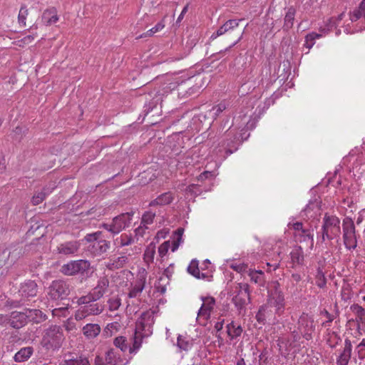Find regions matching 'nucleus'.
Returning <instances> with one entry per match:
<instances>
[{
    "instance_id": "nucleus-5",
    "label": "nucleus",
    "mask_w": 365,
    "mask_h": 365,
    "mask_svg": "<svg viewBox=\"0 0 365 365\" xmlns=\"http://www.w3.org/2000/svg\"><path fill=\"white\" fill-rule=\"evenodd\" d=\"M38 292V287L36 283L33 280H27L21 284L20 288L18 292V296L20 297L19 299L17 297L11 301L8 300L7 303L11 307H16L21 304H23L26 300L29 298L34 297Z\"/></svg>"
},
{
    "instance_id": "nucleus-58",
    "label": "nucleus",
    "mask_w": 365,
    "mask_h": 365,
    "mask_svg": "<svg viewBox=\"0 0 365 365\" xmlns=\"http://www.w3.org/2000/svg\"><path fill=\"white\" fill-rule=\"evenodd\" d=\"M226 109V106L224 103H220L217 106H215L212 108V111H214V115L215 116L219 115L223 110Z\"/></svg>"
},
{
    "instance_id": "nucleus-6",
    "label": "nucleus",
    "mask_w": 365,
    "mask_h": 365,
    "mask_svg": "<svg viewBox=\"0 0 365 365\" xmlns=\"http://www.w3.org/2000/svg\"><path fill=\"white\" fill-rule=\"evenodd\" d=\"M133 212L122 213L113 218L111 223H103L100 225L113 235H118L131 223Z\"/></svg>"
},
{
    "instance_id": "nucleus-59",
    "label": "nucleus",
    "mask_w": 365,
    "mask_h": 365,
    "mask_svg": "<svg viewBox=\"0 0 365 365\" xmlns=\"http://www.w3.org/2000/svg\"><path fill=\"white\" fill-rule=\"evenodd\" d=\"M147 229V225L144 226L143 225L140 224V226L135 230V236L143 237Z\"/></svg>"
},
{
    "instance_id": "nucleus-11",
    "label": "nucleus",
    "mask_w": 365,
    "mask_h": 365,
    "mask_svg": "<svg viewBox=\"0 0 365 365\" xmlns=\"http://www.w3.org/2000/svg\"><path fill=\"white\" fill-rule=\"evenodd\" d=\"M109 283V279L106 277H101L98 280L96 286L83 296L82 302H96L101 299L107 292Z\"/></svg>"
},
{
    "instance_id": "nucleus-54",
    "label": "nucleus",
    "mask_w": 365,
    "mask_h": 365,
    "mask_svg": "<svg viewBox=\"0 0 365 365\" xmlns=\"http://www.w3.org/2000/svg\"><path fill=\"white\" fill-rule=\"evenodd\" d=\"M176 87H177V84L175 82L166 83H164L163 86V92H160V91H159L158 92L160 94L164 95L165 93L170 92L172 90L175 89Z\"/></svg>"
},
{
    "instance_id": "nucleus-46",
    "label": "nucleus",
    "mask_w": 365,
    "mask_h": 365,
    "mask_svg": "<svg viewBox=\"0 0 365 365\" xmlns=\"http://www.w3.org/2000/svg\"><path fill=\"white\" fill-rule=\"evenodd\" d=\"M155 217V212L150 211L145 212L141 218V225H143L144 226L151 225L153 222Z\"/></svg>"
},
{
    "instance_id": "nucleus-64",
    "label": "nucleus",
    "mask_w": 365,
    "mask_h": 365,
    "mask_svg": "<svg viewBox=\"0 0 365 365\" xmlns=\"http://www.w3.org/2000/svg\"><path fill=\"white\" fill-rule=\"evenodd\" d=\"M96 365H108L106 361V358L103 359L100 356H97L95 359Z\"/></svg>"
},
{
    "instance_id": "nucleus-53",
    "label": "nucleus",
    "mask_w": 365,
    "mask_h": 365,
    "mask_svg": "<svg viewBox=\"0 0 365 365\" xmlns=\"http://www.w3.org/2000/svg\"><path fill=\"white\" fill-rule=\"evenodd\" d=\"M169 247L170 243L168 241L164 242L163 244H161L158 247L159 256L161 257L165 256L168 252Z\"/></svg>"
},
{
    "instance_id": "nucleus-4",
    "label": "nucleus",
    "mask_w": 365,
    "mask_h": 365,
    "mask_svg": "<svg viewBox=\"0 0 365 365\" xmlns=\"http://www.w3.org/2000/svg\"><path fill=\"white\" fill-rule=\"evenodd\" d=\"M83 296L77 299V304L80 308L75 314L76 320H82L89 316H96L101 314L104 310V306L96 302H82Z\"/></svg>"
},
{
    "instance_id": "nucleus-24",
    "label": "nucleus",
    "mask_w": 365,
    "mask_h": 365,
    "mask_svg": "<svg viewBox=\"0 0 365 365\" xmlns=\"http://www.w3.org/2000/svg\"><path fill=\"white\" fill-rule=\"evenodd\" d=\"M101 331V328L98 324H87L82 328V332L88 339H93L97 337Z\"/></svg>"
},
{
    "instance_id": "nucleus-21",
    "label": "nucleus",
    "mask_w": 365,
    "mask_h": 365,
    "mask_svg": "<svg viewBox=\"0 0 365 365\" xmlns=\"http://www.w3.org/2000/svg\"><path fill=\"white\" fill-rule=\"evenodd\" d=\"M320 205L316 201H310L302 211L301 215L307 219H314L320 215Z\"/></svg>"
},
{
    "instance_id": "nucleus-50",
    "label": "nucleus",
    "mask_w": 365,
    "mask_h": 365,
    "mask_svg": "<svg viewBox=\"0 0 365 365\" xmlns=\"http://www.w3.org/2000/svg\"><path fill=\"white\" fill-rule=\"evenodd\" d=\"M29 14V11L26 9L25 6H22L20 9L19 13V24H21L23 26H26V19Z\"/></svg>"
},
{
    "instance_id": "nucleus-27",
    "label": "nucleus",
    "mask_w": 365,
    "mask_h": 365,
    "mask_svg": "<svg viewBox=\"0 0 365 365\" xmlns=\"http://www.w3.org/2000/svg\"><path fill=\"white\" fill-rule=\"evenodd\" d=\"M174 200V195L171 192H164L149 203V206H164L170 204Z\"/></svg>"
},
{
    "instance_id": "nucleus-40",
    "label": "nucleus",
    "mask_w": 365,
    "mask_h": 365,
    "mask_svg": "<svg viewBox=\"0 0 365 365\" xmlns=\"http://www.w3.org/2000/svg\"><path fill=\"white\" fill-rule=\"evenodd\" d=\"M296 11L293 7H289L284 17V29L288 30L293 26Z\"/></svg>"
},
{
    "instance_id": "nucleus-19",
    "label": "nucleus",
    "mask_w": 365,
    "mask_h": 365,
    "mask_svg": "<svg viewBox=\"0 0 365 365\" xmlns=\"http://www.w3.org/2000/svg\"><path fill=\"white\" fill-rule=\"evenodd\" d=\"M284 298L282 292L277 289L272 291L268 299V304L275 307L276 312H279L284 308Z\"/></svg>"
},
{
    "instance_id": "nucleus-62",
    "label": "nucleus",
    "mask_w": 365,
    "mask_h": 365,
    "mask_svg": "<svg viewBox=\"0 0 365 365\" xmlns=\"http://www.w3.org/2000/svg\"><path fill=\"white\" fill-rule=\"evenodd\" d=\"M268 359V354L267 351H262L259 355V365H264Z\"/></svg>"
},
{
    "instance_id": "nucleus-63",
    "label": "nucleus",
    "mask_w": 365,
    "mask_h": 365,
    "mask_svg": "<svg viewBox=\"0 0 365 365\" xmlns=\"http://www.w3.org/2000/svg\"><path fill=\"white\" fill-rule=\"evenodd\" d=\"M267 266L269 267L268 269L267 270V272H272V270H276L277 269L279 268V262H274V263H269V262H267Z\"/></svg>"
},
{
    "instance_id": "nucleus-55",
    "label": "nucleus",
    "mask_w": 365,
    "mask_h": 365,
    "mask_svg": "<svg viewBox=\"0 0 365 365\" xmlns=\"http://www.w3.org/2000/svg\"><path fill=\"white\" fill-rule=\"evenodd\" d=\"M322 314L327 317V321L322 323V326L327 327H330L331 323L334 320V317L332 314H331L328 311L324 310Z\"/></svg>"
},
{
    "instance_id": "nucleus-56",
    "label": "nucleus",
    "mask_w": 365,
    "mask_h": 365,
    "mask_svg": "<svg viewBox=\"0 0 365 365\" xmlns=\"http://www.w3.org/2000/svg\"><path fill=\"white\" fill-rule=\"evenodd\" d=\"M363 11L359 8L355 9L350 15L351 21H356L363 16Z\"/></svg>"
},
{
    "instance_id": "nucleus-60",
    "label": "nucleus",
    "mask_w": 365,
    "mask_h": 365,
    "mask_svg": "<svg viewBox=\"0 0 365 365\" xmlns=\"http://www.w3.org/2000/svg\"><path fill=\"white\" fill-rule=\"evenodd\" d=\"M243 34H244V31L239 33L237 35V39L235 41V42L231 46H230L228 48H227L225 51H220L218 53V54H222V53H225V51H228L230 48H232V46L236 45L242 38Z\"/></svg>"
},
{
    "instance_id": "nucleus-18",
    "label": "nucleus",
    "mask_w": 365,
    "mask_h": 365,
    "mask_svg": "<svg viewBox=\"0 0 365 365\" xmlns=\"http://www.w3.org/2000/svg\"><path fill=\"white\" fill-rule=\"evenodd\" d=\"M28 322V316L26 312H13L10 315L9 326L14 329H20L24 327Z\"/></svg>"
},
{
    "instance_id": "nucleus-32",
    "label": "nucleus",
    "mask_w": 365,
    "mask_h": 365,
    "mask_svg": "<svg viewBox=\"0 0 365 365\" xmlns=\"http://www.w3.org/2000/svg\"><path fill=\"white\" fill-rule=\"evenodd\" d=\"M325 340L329 346L332 349L336 347L341 341V337L336 332L329 329Z\"/></svg>"
},
{
    "instance_id": "nucleus-14",
    "label": "nucleus",
    "mask_w": 365,
    "mask_h": 365,
    "mask_svg": "<svg viewBox=\"0 0 365 365\" xmlns=\"http://www.w3.org/2000/svg\"><path fill=\"white\" fill-rule=\"evenodd\" d=\"M352 355V344L349 338L345 339L344 346L339 350L336 358V365H348Z\"/></svg>"
},
{
    "instance_id": "nucleus-7",
    "label": "nucleus",
    "mask_w": 365,
    "mask_h": 365,
    "mask_svg": "<svg viewBox=\"0 0 365 365\" xmlns=\"http://www.w3.org/2000/svg\"><path fill=\"white\" fill-rule=\"evenodd\" d=\"M343 241L345 247L354 250L357 247V235L354 222L351 218H345L342 223Z\"/></svg>"
},
{
    "instance_id": "nucleus-23",
    "label": "nucleus",
    "mask_w": 365,
    "mask_h": 365,
    "mask_svg": "<svg viewBox=\"0 0 365 365\" xmlns=\"http://www.w3.org/2000/svg\"><path fill=\"white\" fill-rule=\"evenodd\" d=\"M294 238L299 242H307L311 250L313 248L314 235L310 229L304 227L297 235H295Z\"/></svg>"
},
{
    "instance_id": "nucleus-9",
    "label": "nucleus",
    "mask_w": 365,
    "mask_h": 365,
    "mask_svg": "<svg viewBox=\"0 0 365 365\" xmlns=\"http://www.w3.org/2000/svg\"><path fill=\"white\" fill-rule=\"evenodd\" d=\"M102 232L98 231L87 234L84 240L88 242H92L91 251L94 255H101L110 248V242L106 240H99Z\"/></svg>"
},
{
    "instance_id": "nucleus-51",
    "label": "nucleus",
    "mask_w": 365,
    "mask_h": 365,
    "mask_svg": "<svg viewBox=\"0 0 365 365\" xmlns=\"http://www.w3.org/2000/svg\"><path fill=\"white\" fill-rule=\"evenodd\" d=\"M178 346L182 350H188L190 348V344L186 341L182 336H179L177 340Z\"/></svg>"
},
{
    "instance_id": "nucleus-13",
    "label": "nucleus",
    "mask_w": 365,
    "mask_h": 365,
    "mask_svg": "<svg viewBox=\"0 0 365 365\" xmlns=\"http://www.w3.org/2000/svg\"><path fill=\"white\" fill-rule=\"evenodd\" d=\"M81 247V243L77 240L67 241L60 243L56 247L57 254L66 256L73 257L76 255Z\"/></svg>"
},
{
    "instance_id": "nucleus-48",
    "label": "nucleus",
    "mask_w": 365,
    "mask_h": 365,
    "mask_svg": "<svg viewBox=\"0 0 365 365\" xmlns=\"http://www.w3.org/2000/svg\"><path fill=\"white\" fill-rule=\"evenodd\" d=\"M230 267L239 273H245L247 274H248V270L250 269L248 267V265L245 263H233L230 265Z\"/></svg>"
},
{
    "instance_id": "nucleus-2",
    "label": "nucleus",
    "mask_w": 365,
    "mask_h": 365,
    "mask_svg": "<svg viewBox=\"0 0 365 365\" xmlns=\"http://www.w3.org/2000/svg\"><path fill=\"white\" fill-rule=\"evenodd\" d=\"M234 289L232 302L238 314L244 316L246 313V306L251 302L250 285L247 283H237Z\"/></svg>"
},
{
    "instance_id": "nucleus-52",
    "label": "nucleus",
    "mask_w": 365,
    "mask_h": 365,
    "mask_svg": "<svg viewBox=\"0 0 365 365\" xmlns=\"http://www.w3.org/2000/svg\"><path fill=\"white\" fill-rule=\"evenodd\" d=\"M288 227L289 229H292L294 230V237L295 235H297L304 227L303 224L300 222H289Z\"/></svg>"
},
{
    "instance_id": "nucleus-39",
    "label": "nucleus",
    "mask_w": 365,
    "mask_h": 365,
    "mask_svg": "<svg viewBox=\"0 0 365 365\" xmlns=\"http://www.w3.org/2000/svg\"><path fill=\"white\" fill-rule=\"evenodd\" d=\"M134 240L131 235L123 233L114 240V244L118 247L128 246L133 243Z\"/></svg>"
},
{
    "instance_id": "nucleus-47",
    "label": "nucleus",
    "mask_w": 365,
    "mask_h": 365,
    "mask_svg": "<svg viewBox=\"0 0 365 365\" xmlns=\"http://www.w3.org/2000/svg\"><path fill=\"white\" fill-rule=\"evenodd\" d=\"M120 327V324L117 322L109 323L106 327L104 329V333L106 336H112L113 331H117L119 329Z\"/></svg>"
},
{
    "instance_id": "nucleus-16",
    "label": "nucleus",
    "mask_w": 365,
    "mask_h": 365,
    "mask_svg": "<svg viewBox=\"0 0 365 365\" xmlns=\"http://www.w3.org/2000/svg\"><path fill=\"white\" fill-rule=\"evenodd\" d=\"M201 299L203 303L198 311L197 316L198 317H204V319H207L215 307V299L212 297H202Z\"/></svg>"
},
{
    "instance_id": "nucleus-61",
    "label": "nucleus",
    "mask_w": 365,
    "mask_h": 365,
    "mask_svg": "<svg viewBox=\"0 0 365 365\" xmlns=\"http://www.w3.org/2000/svg\"><path fill=\"white\" fill-rule=\"evenodd\" d=\"M67 312V309L64 307L56 308L52 310V314L56 317H61V315H65V313Z\"/></svg>"
},
{
    "instance_id": "nucleus-3",
    "label": "nucleus",
    "mask_w": 365,
    "mask_h": 365,
    "mask_svg": "<svg viewBox=\"0 0 365 365\" xmlns=\"http://www.w3.org/2000/svg\"><path fill=\"white\" fill-rule=\"evenodd\" d=\"M322 241L325 240H332L339 237L341 233L340 220L334 215H328L325 214L323 219Z\"/></svg>"
},
{
    "instance_id": "nucleus-35",
    "label": "nucleus",
    "mask_w": 365,
    "mask_h": 365,
    "mask_svg": "<svg viewBox=\"0 0 365 365\" xmlns=\"http://www.w3.org/2000/svg\"><path fill=\"white\" fill-rule=\"evenodd\" d=\"M227 332L230 339H234L241 335L242 329L240 325L232 322L227 325Z\"/></svg>"
},
{
    "instance_id": "nucleus-57",
    "label": "nucleus",
    "mask_w": 365,
    "mask_h": 365,
    "mask_svg": "<svg viewBox=\"0 0 365 365\" xmlns=\"http://www.w3.org/2000/svg\"><path fill=\"white\" fill-rule=\"evenodd\" d=\"M24 133L25 130L19 126H17L14 130V138L16 140H21Z\"/></svg>"
},
{
    "instance_id": "nucleus-22",
    "label": "nucleus",
    "mask_w": 365,
    "mask_h": 365,
    "mask_svg": "<svg viewBox=\"0 0 365 365\" xmlns=\"http://www.w3.org/2000/svg\"><path fill=\"white\" fill-rule=\"evenodd\" d=\"M247 275L250 277L251 282L255 283L258 287H264L267 279L264 272L261 269H250Z\"/></svg>"
},
{
    "instance_id": "nucleus-17",
    "label": "nucleus",
    "mask_w": 365,
    "mask_h": 365,
    "mask_svg": "<svg viewBox=\"0 0 365 365\" xmlns=\"http://www.w3.org/2000/svg\"><path fill=\"white\" fill-rule=\"evenodd\" d=\"M238 140L239 138L236 134L233 133L232 130L225 135L222 141V145L226 148V153L227 154L230 155L237 149L236 145Z\"/></svg>"
},
{
    "instance_id": "nucleus-10",
    "label": "nucleus",
    "mask_w": 365,
    "mask_h": 365,
    "mask_svg": "<svg viewBox=\"0 0 365 365\" xmlns=\"http://www.w3.org/2000/svg\"><path fill=\"white\" fill-rule=\"evenodd\" d=\"M89 261L85 259L71 260L61 267V272L67 276L84 273L90 269Z\"/></svg>"
},
{
    "instance_id": "nucleus-29",
    "label": "nucleus",
    "mask_w": 365,
    "mask_h": 365,
    "mask_svg": "<svg viewBox=\"0 0 365 365\" xmlns=\"http://www.w3.org/2000/svg\"><path fill=\"white\" fill-rule=\"evenodd\" d=\"M34 349L32 346H26L20 349L14 355L16 362L21 363L28 361L33 355Z\"/></svg>"
},
{
    "instance_id": "nucleus-43",
    "label": "nucleus",
    "mask_w": 365,
    "mask_h": 365,
    "mask_svg": "<svg viewBox=\"0 0 365 365\" xmlns=\"http://www.w3.org/2000/svg\"><path fill=\"white\" fill-rule=\"evenodd\" d=\"M322 36L321 34H317L314 32L310 33L307 34L305 37V43L304 46L310 49L315 43V39L319 38Z\"/></svg>"
},
{
    "instance_id": "nucleus-38",
    "label": "nucleus",
    "mask_w": 365,
    "mask_h": 365,
    "mask_svg": "<svg viewBox=\"0 0 365 365\" xmlns=\"http://www.w3.org/2000/svg\"><path fill=\"white\" fill-rule=\"evenodd\" d=\"M155 249V245L153 242L147 246L143 255V259L147 264H150L153 262Z\"/></svg>"
},
{
    "instance_id": "nucleus-36",
    "label": "nucleus",
    "mask_w": 365,
    "mask_h": 365,
    "mask_svg": "<svg viewBox=\"0 0 365 365\" xmlns=\"http://www.w3.org/2000/svg\"><path fill=\"white\" fill-rule=\"evenodd\" d=\"M51 192V190L48 187H43L41 191L36 192L31 199L32 204L34 205H39Z\"/></svg>"
},
{
    "instance_id": "nucleus-12",
    "label": "nucleus",
    "mask_w": 365,
    "mask_h": 365,
    "mask_svg": "<svg viewBox=\"0 0 365 365\" xmlns=\"http://www.w3.org/2000/svg\"><path fill=\"white\" fill-rule=\"evenodd\" d=\"M298 324V329L303 337L307 340H310L315 330L314 319L307 314H303L300 317Z\"/></svg>"
},
{
    "instance_id": "nucleus-30",
    "label": "nucleus",
    "mask_w": 365,
    "mask_h": 365,
    "mask_svg": "<svg viewBox=\"0 0 365 365\" xmlns=\"http://www.w3.org/2000/svg\"><path fill=\"white\" fill-rule=\"evenodd\" d=\"M106 361L109 365H118L123 364V360L121 358L119 351L111 348L106 353Z\"/></svg>"
},
{
    "instance_id": "nucleus-26",
    "label": "nucleus",
    "mask_w": 365,
    "mask_h": 365,
    "mask_svg": "<svg viewBox=\"0 0 365 365\" xmlns=\"http://www.w3.org/2000/svg\"><path fill=\"white\" fill-rule=\"evenodd\" d=\"M291 262L293 267L302 266L304 261V252L301 246H296L290 252Z\"/></svg>"
},
{
    "instance_id": "nucleus-42",
    "label": "nucleus",
    "mask_w": 365,
    "mask_h": 365,
    "mask_svg": "<svg viewBox=\"0 0 365 365\" xmlns=\"http://www.w3.org/2000/svg\"><path fill=\"white\" fill-rule=\"evenodd\" d=\"M108 309L110 312L116 311L121 305V299L118 295L109 298L107 301Z\"/></svg>"
},
{
    "instance_id": "nucleus-15",
    "label": "nucleus",
    "mask_w": 365,
    "mask_h": 365,
    "mask_svg": "<svg viewBox=\"0 0 365 365\" xmlns=\"http://www.w3.org/2000/svg\"><path fill=\"white\" fill-rule=\"evenodd\" d=\"M146 283V272L145 270L142 274L138 275V277L133 285H131L128 292L129 298H135L140 295L145 288Z\"/></svg>"
},
{
    "instance_id": "nucleus-34",
    "label": "nucleus",
    "mask_w": 365,
    "mask_h": 365,
    "mask_svg": "<svg viewBox=\"0 0 365 365\" xmlns=\"http://www.w3.org/2000/svg\"><path fill=\"white\" fill-rule=\"evenodd\" d=\"M187 270L190 274L197 279H205L207 277L206 274L200 273L198 267V261L196 259H192L191 261L189 266L187 267Z\"/></svg>"
},
{
    "instance_id": "nucleus-45",
    "label": "nucleus",
    "mask_w": 365,
    "mask_h": 365,
    "mask_svg": "<svg viewBox=\"0 0 365 365\" xmlns=\"http://www.w3.org/2000/svg\"><path fill=\"white\" fill-rule=\"evenodd\" d=\"M164 27H165V24H163V21H160V22L158 23L154 27H153L152 29L148 30L146 33H144V34H141L140 36H139L138 37H137V38H144L146 36H151L154 34L162 30Z\"/></svg>"
},
{
    "instance_id": "nucleus-31",
    "label": "nucleus",
    "mask_w": 365,
    "mask_h": 365,
    "mask_svg": "<svg viewBox=\"0 0 365 365\" xmlns=\"http://www.w3.org/2000/svg\"><path fill=\"white\" fill-rule=\"evenodd\" d=\"M26 316H28V321L33 322L38 324L44 322L47 317L39 309H26Z\"/></svg>"
},
{
    "instance_id": "nucleus-8",
    "label": "nucleus",
    "mask_w": 365,
    "mask_h": 365,
    "mask_svg": "<svg viewBox=\"0 0 365 365\" xmlns=\"http://www.w3.org/2000/svg\"><path fill=\"white\" fill-rule=\"evenodd\" d=\"M70 292V284L64 280L58 279L52 282L47 294L49 299L56 301L66 298Z\"/></svg>"
},
{
    "instance_id": "nucleus-28",
    "label": "nucleus",
    "mask_w": 365,
    "mask_h": 365,
    "mask_svg": "<svg viewBox=\"0 0 365 365\" xmlns=\"http://www.w3.org/2000/svg\"><path fill=\"white\" fill-rule=\"evenodd\" d=\"M150 324L145 322L143 315L138 320L135 326V333L141 336H148L151 334Z\"/></svg>"
},
{
    "instance_id": "nucleus-20",
    "label": "nucleus",
    "mask_w": 365,
    "mask_h": 365,
    "mask_svg": "<svg viewBox=\"0 0 365 365\" xmlns=\"http://www.w3.org/2000/svg\"><path fill=\"white\" fill-rule=\"evenodd\" d=\"M242 19H230L227 20L222 26H221L215 33L211 36V38L215 39L226 33H230L238 27L240 21Z\"/></svg>"
},
{
    "instance_id": "nucleus-44",
    "label": "nucleus",
    "mask_w": 365,
    "mask_h": 365,
    "mask_svg": "<svg viewBox=\"0 0 365 365\" xmlns=\"http://www.w3.org/2000/svg\"><path fill=\"white\" fill-rule=\"evenodd\" d=\"M143 337L144 336H141L140 335H138L135 333L134 336L133 338V346L129 347L130 354L135 353L140 349L142 344V339Z\"/></svg>"
},
{
    "instance_id": "nucleus-41",
    "label": "nucleus",
    "mask_w": 365,
    "mask_h": 365,
    "mask_svg": "<svg viewBox=\"0 0 365 365\" xmlns=\"http://www.w3.org/2000/svg\"><path fill=\"white\" fill-rule=\"evenodd\" d=\"M113 344L123 353L126 352L128 350L129 351V347L125 336H120L115 337L113 340Z\"/></svg>"
},
{
    "instance_id": "nucleus-25",
    "label": "nucleus",
    "mask_w": 365,
    "mask_h": 365,
    "mask_svg": "<svg viewBox=\"0 0 365 365\" xmlns=\"http://www.w3.org/2000/svg\"><path fill=\"white\" fill-rule=\"evenodd\" d=\"M58 15L56 8L46 9L42 14V21L46 26H51L58 21Z\"/></svg>"
},
{
    "instance_id": "nucleus-37",
    "label": "nucleus",
    "mask_w": 365,
    "mask_h": 365,
    "mask_svg": "<svg viewBox=\"0 0 365 365\" xmlns=\"http://www.w3.org/2000/svg\"><path fill=\"white\" fill-rule=\"evenodd\" d=\"M60 365H91L88 359L79 356L75 359H64Z\"/></svg>"
},
{
    "instance_id": "nucleus-1",
    "label": "nucleus",
    "mask_w": 365,
    "mask_h": 365,
    "mask_svg": "<svg viewBox=\"0 0 365 365\" xmlns=\"http://www.w3.org/2000/svg\"><path fill=\"white\" fill-rule=\"evenodd\" d=\"M64 340L62 329L58 325H51L45 329L41 344L47 350L58 349Z\"/></svg>"
},
{
    "instance_id": "nucleus-33",
    "label": "nucleus",
    "mask_w": 365,
    "mask_h": 365,
    "mask_svg": "<svg viewBox=\"0 0 365 365\" xmlns=\"http://www.w3.org/2000/svg\"><path fill=\"white\" fill-rule=\"evenodd\" d=\"M350 309L356 317V321L359 324L365 325V309L358 304H352Z\"/></svg>"
},
{
    "instance_id": "nucleus-49",
    "label": "nucleus",
    "mask_w": 365,
    "mask_h": 365,
    "mask_svg": "<svg viewBox=\"0 0 365 365\" xmlns=\"http://www.w3.org/2000/svg\"><path fill=\"white\" fill-rule=\"evenodd\" d=\"M326 284L327 279L323 274V272L319 269L316 277V284L320 288H324L326 286Z\"/></svg>"
}]
</instances>
